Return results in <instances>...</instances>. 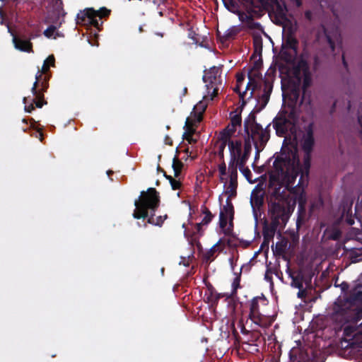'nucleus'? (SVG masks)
Wrapping results in <instances>:
<instances>
[{"label":"nucleus","instance_id":"nucleus-1","mask_svg":"<svg viewBox=\"0 0 362 362\" xmlns=\"http://www.w3.org/2000/svg\"><path fill=\"white\" fill-rule=\"evenodd\" d=\"M295 28H291L286 34L285 40L280 52V57L288 65L287 79H284L282 83L284 100L288 101L289 111L280 112L274 120V127L279 136L294 134L296 132V122L297 120L295 107L299 100L300 85L303 89L310 86L312 82L311 74L307 63L297 59L296 40L292 33Z\"/></svg>","mask_w":362,"mask_h":362},{"label":"nucleus","instance_id":"nucleus-4","mask_svg":"<svg viewBox=\"0 0 362 362\" xmlns=\"http://www.w3.org/2000/svg\"><path fill=\"white\" fill-rule=\"evenodd\" d=\"M302 147L303 151L305 153V156L304 158V164L303 167H300L299 165V160L298 156L296 154V151H291L288 154H282L280 157H278L276 160L285 158L287 160L293 159V156H295L296 159V168L298 169V175L300 174V177L299 179V184L304 185V182H308V171L310 168V153L313 149V146L314 145V138L313 134V130L310 127H309L306 131V133L303 135L302 141Z\"/></svg>","mask_w":362,"mask_h":362},{"label":"nucleus","instance_id":"nucleus-26","mask_svg":"<svg viewBox=\"0 0 362 362\" xmlns=\"http://www.w3.org/2000/svg\"><path fill=\"white\" fill-rule=\"evenodd\" d=\"M241 119L239 117L235 116L231 119V125H228L223 131H227V134H231L235 131V127L240 124Z\"/></svg>","mask_w":362,"mask_h":362},{"label":"nucleus","instance_id":"nucleus-24","mask_svg":"<svg viewBox=\"0 0 362 362\" xmlns=\"http://www.w3.org/2000/svg\"><path fill=\"white\" fill-rule=\"evenodd\" d=\"M228 220L230 219L223 217V214H219L220 228L223 230L224 233H229L231 230L232 223L230 221V223L228 224Z\"/></svg>","mask_w":362,"mask_h":362},{"label":"nucleus","instance_id":"nucleus-23","mask_svg":"<svg viewBox=\"0 0 362 362\" xmlns=\"http://www.w3.org/2000/svg\"><path fill=\"white\" fill-rule=\"evenodd\" d=\"M218 173L220 180L226 185L228 182V180H229V173L224 162L218 165Z\"/></svg>","mask_w":362,"mask_h":362},{"label":"nucleus","instance_id":"nucleus-2","mask_svg":"<svg viewBox=\"0 0 362 362\" xmlns=\"http://www.w3.org/2000/svg\"><path fill=\"white\" fill-rule=\"evenodd\" d=\"M296 159L275 160L269 172V191L271 194L269 214L274 226L284 225L288 219L291 207L298 202L300 209L306 204L304 191L307 182L292 187L298 176Z\"/></svg>","mask_w":362,"mask_h":362},{"label":"nucleus","instance_id":"nucleus-29","mask_svg":"<svg viewBox=\"0 0 362 362\" xmlns=\"http://www.w3.org/2000/svg\"><path fill=\"white\" fill-rule=\"evenodd\" d=\"M351 296L353 300H362V284L353 289Z\"/></svg>","mask_w":362,"mask_h":362},{"label":"nucleus","instance_id":"nucleus-38","mask_svg":"<svg viewBox=\"0 0 362 362\" xmlns=\"http://www.w3.org/2000/svg\"><path fill=\"white\" fill-rule=\"evenodd\" d=\"M356 210L358 212L362 213V200L357 202L356 205Z\"/></svg>","mask_w":362,"mask_h":362},{"label":"nucleus","instance_id":"nucleus-3","mask_svg":"<svg viewBox=\"0 0 362 362\" xmlns=\"http://www.w3.org/2000/svg\"><path fill=\"white\" fill-rule=\"evenodd\" d=\"M159 202L158 194L154 188L150 187L146 192L142 191L139 199L134 202L136 209L133 213V217L139 219L150 215L148 223L156 225V221L153 216L159 205Z\"/></svg>","mask_w":362,"mask_h":362},{"label":"nucleus","instance_id":"nucleus-18","mask_svg":"<svg viewBox=\"0 0 362 362\" xmlns=\"http://www.w3.org/2000/svg\"><path fill=\"white\" fill-rule=\"evenodd\" d=\"M250 203L254 210L255 209H259L263 204V192L262 190L258 189L252 190L250 197Z\"/></svg>","mask_w":362,"mask_h":362},{"label":"nucleus","instance_id":"nucleus-31","mask_svg":"<svg viewBox=\"0 0 362 362\" xmlns=\"http://www.w3.org/2000/svg\"><path fill=\"white\" fill-rule=\"evenodd\" d=\"M54 66V55H49L47 59L45 60L44 64L42 67V73H45L49 69V66Z\"/></svg>","mask_w":362,"mask_h":362},{"label":"nucleus","instance_id":"nucleus-15","mask_svg":"<svg viewBox=\"0 0 362 362\" xmlns=\"http://www.w3.org/2000/svg\"><path fill=\"white\" fill-rule=\"evenodd\" d=\"M339 37V31L334 28L330 30L327 28H323V33L319 35L320 40L323 41L324 39L326 40L332 50H334V43L338 40Z\"/></svg>","mask_w":362,"mask_h":362},{"label":"nucleus","instance_id":"nucleus-39","mask_svg":"<svg viewBox=\"0 0 362 362\" xmlns=\"http://www.w3.org/2000/svg\"><path fill=\"white\" fill-rule=\"evenodd\" d=\"M322 204V202L320 199H319L316 204L315 203H312L311 204V209L312 210H314L315 208L318 207L319 206H320Z\"/></svg>","mask_w":362,"mask_h":362},{"label":"nucleus","instance_id":"nucleus-28","mask_svg":"<svg viewBox=\"0 0 362 362\" xmlns=\"http://www.w3.org/2000/svg\"><path fill=\"white\" fill-rule=\"evenodd\" d=\"M172 167L174 172V176L178 177L182 168V163L177 159V157L173 158Z\"/></svg>","mask_w":362,"mask_h":362},{"label":"nucleus","instance_id":"nucleus-43","mask_svg":"<svg viewBox=\"0 0 362 362\" xmlns=\"http://www.w3.org/2000/svg\"><path fill=\"white\" fill-rule=\"evenodd\" d=\"M358 123L361 126V133L362 134V115H359L358 117Z\"/></svg>","mask_w":362,"mask_h":362},{"label":"nucleus","instance_id":"nucleus-36","mask_svg":"<svg viewBox=\"0 0 362 362\" xmlns=\"http://www.w3.org/2000/svg\"><path fill=\"white\" fill-rule=\"evenodd\" d=\"M55 7L57 10L58 15L61 14V11H62V1L61 0L55 1Z\"/></svg>","mask_w":362,"mask_h":362},{"label":"nucleus","instance_id":"nucleus-47","mask_svg":"<svg viewBox=\"0 0 362 362\" xmlns=\"http://www.w3.org/2000/svg\"><path fill=\"white\" fill-rule=\"evenodd\" d=\"M348 223L350 224V225H352L354 223V221L351 220V218L350 219H348L347 220Z\"/></svg>","mask_w":362,"mask_h":362},{"label":"nucleus","instance_id":"nucleus-37","mask_svg":"<svg viewBox=\"0 0 362 362\" xmlns=\"http://www.w3.org/2000/svg\"><path fill=\"white\" fill-rule=\"evenodd\" d=\"M297 296L300 298H305L306 296V291L305 289H303V288L301 289H299V291L298 292Z\"/></svg>","mask_w":362,"mask_h":362},{"label":"nucleus","instance_id":"nucleus-42","mask_svg":"<svg viewBox=\"0 0 362 362\" xmlns=\"http://www.w3.org/2000/svg\"><path fill=\"white\" fill-rule=\"evenodd\" d=\"M211 220V215L209 214V216H206L204 220H203V222L204 223H208Z\"/></svg>","mask_w":362,"mask_h":362},{"label":"nucleus","instance_id":"nucleus-52","mask_svg":"<svg viewBox=\"0 0 362 362\" xmlns=\"http://www.w3.org/2000/svg\"><path fill=\"white\" fill-rule=\"evenodd\" d=\"M233 286H236V282L234 281L233 284Z\"/></svg>","mask_w":362,"mask_h":362},{"label":"nucleus","instance_id":"nucleus-20","mask_svg":"<svg viewBox=\"0 0 362 362\" xmlns=\"http://www.w3.org/2000/svg\"><path fill=\"white\" fill-rule=\"evenodd\" d=\"M225 245V243L222 239H220L211 249L205 254V258L207 260H211L214 254L216 252L222 251Z\"/></svg>","mask_w":362,"mask_h":362},{"label":"nucleus","instance_id":"nucleus-13","mask_svg":"<svg viewBox=\"0 0 362 362\" xmlns=\"http://www.w3.org/2000/svg\"><path fill=\"white\" fill-rule=\"evenodd\" d=\"M264 303L265 300L262 298H254L250 303V318L256 324L260 325L262 320L263 315L259 311V302Z\"/></svg>","mask_w":362,"mask_h":362},{"label":"nucleus","instance_id":"nucleus-30","mask_svg":"<svg viewBox=\"0 0 362 362\" xmlns=\"http://www.w3.org/2000/svg\"><path fill=\"white\" fill-rule=\"evenodd\" d=\"M303 275L298 274L296 276L292 277L291 286L298 289L303 288Z\"/></svg>","mask_w":362,"mask_h":362},{"label":"nucleus","instance_id":"nucleus-7","mask_svg":"<svg viewBox=\"0 0 362 362\" xmlns=\"http://www.w3.org/2000/svg\"><path fill=\"white\" fill-rule=\"evenodd\" d=\"M269 127V124L264 129L254 118L245 121V128L248 134V139L246 141H249L250 144V139L252 140L257 153L263 150L269 139V133L267 129Z\"/></svg>","mask_w":362,"mask_h":362},{"label":"nucleus","instance_id":"nucleus-16","mask_svg":"<svg viewBox=\"0 0 362 362\" xmlns=\"http://www.w3.org/2000/svg\"><path fill=\"white\" fill-rule=\"evenodd\" d=\"M272 88L269 84L266 83H264V87L262 93L256 99V100L259 106L257 110L258 111L263 109L267 104V103L269 100L270 93L272 92Z\"/></svg>","mask_w":362,"mask_h":362},{"label":"nucleus","instance_id":"nucleus-6","mask_svg":"<svg viewBox=\"0 0 362 362\" xmlns=\"http://www.w3.org/2000/svg\"><path fill=\"white\" fill-rule=\"evenodd\" d=\"M332 318L340 325L349 322L356 324L361 315L351 300L339 298L333 306Z\"/></svg>","mask_w":362,"mask_h":362},{"label":"nucleus","instance_id":"nucleus-12","mask_svg":"<svg viewBox=\"0 0 362 362\" xmlns=\"http://www.w3.org/2000/svg\"><path fill=\"white\" fill-rule=\"evenodd\" d=\"M228 173L229 180H228V182L226 185L224 184V187L225 194L228 195L227 199L230 201V199L236 194L238 171L235 166L231 164L228 165Z\"/></svg>","mask_w":362,"mask_h":362},{"label":"nucleus","instance_id":"nucleus-44","mask_svg":"<svg viewBox=\"0 0 362 362\" xmlns=\"http://www.w3.org/2000/svg\"><path fill=\"white\" fill-rule=\"evenodd\" d=\"M293 4H295L297 6H300L301 4L300 0H291Z\"/></svg>","mask_w":362,"mask_h":362},{"label":"nucleus","instance_id":"nucleus-14","mask_svg":"<svg viewBox=\"0 0 362 362\" xmlns=\"http://www.w3.org/2000/svg\"><path fill=\"white\" fill-rule=\"evenodd\" d=\"M248 27L250 29L253 30V44L255 49H261L262 47V35L264 33L261 25L258 23L250 21L248 22Z\"/></svg>","mask_w":362,"mask_h":362},{"label":"nucleus","instance_id":"nucleus-35","mask_svg":"<svg viewBox=\"0 0 362 362\" xmlns=\"http://www.w3.org/2000/svg\"><path fill=\"white\" fill-rule=\"evenodd\" d=\"M167 215L160 216L157 217L156 219V226H160L164 222V221L167 218Z\"/></svg>","mask_w":362,"mask_h":362},{"label":"nucleus","instance_id":"nucleus-32","mask_svg":"<svg viewBox=\"0 0 362 362\" xmlns=\"http://www.w3.org/2000/svg\"><path fill=\"white\" fill-rule=\"evenodd\" d=\"M44 35L48 38L56 39L57 36H59V33L56 32V27L51 25L44 31Z\"/></svg>","mask_w":362,"mask_h":362},{"label":"nucleus","instance_id":"nucleus-34","mask_svg":"<svg viewBox=\"0 0 362 362\" xmlns=\"http://www.w3.org/2000/svg\"><path fill=\"white\" fill-rule=\"evenodd\" d=\"M166 177L169 180L170 185L173 189H177L180 186V182L178 180L173 179L171 176H166Z\"/></svg>","mask_w":362,"mask_h":362},{"label":"nucleus","instance_id":"nucleus-53","mask_svg":"<svg viewBox=\"0 0 362 362\" xmlns=\"http://www.w3.org/2000/svg\"><path fill=\"white\" fill-rule=\"evenodd\" d=\"M159 15H160V16H162V15H163V13H162L161 11H160V12H159Z\"/></svg>","mask_w":362,"mask_h":362},{"label":"nucleus","instance_id":"nucleus-11","mask_svg":"<svg viewBox=\"0 0 362 362\" xmlns=\"http://www.w3.org/2000/svg\"><path fill=\"white\" fill-rule=\"evenodd\" d=\"M218 74V69L213 67L211 70L206 73L203 77V80L207 84L206 85L208 90V96L211 97V100L217 95L218 88L217 86L216 76Z\"/></svg>","mask_w":362,"mask_h":362},{"label":"nucleus","instance_id":"nucleus-55","mask_svg":"<svg viewBox=\"0 0 362 362\" xmlns=\"http://www.w3.org/2000/svg\"><path fill=\"white\" fill-rule=\"evenodd\" d=\"M200 227V224H197V228H199Z\"/></svg>","mask_w":362,"mask_h":362},{"label":"nucleus","instance_id":"nucleus-8","mask_svg":"<svg viewBox=\"0 0 362 362\" xmlns=\"http://www.w3.org/2000/svg\"><path fill=\"white\" fill-rule=\"evenodd\" d=\"M228 148L230 154V161L229 165H233L237 169L245 165L248 159L251 151V144L245 141L244 149L242 148V142L238 139H231L229 141Z\"/></svg>","mask_w":362,"mask_h":362},{"label":"nucleus","instance_id":"nucleus-49","mask_svg":"<svg viewBox=\"0 0 362 362\" xmlns=\"http://www.w3.org/2000/svg\"><path fill=\"white\" fill-rule=\"evenodd\" d=\"M284 33H286V32H287V27H286V26H284Z\"/></svg>","mask_w":362,"mask_h":362},{"label":"nucleus","instance_id":"nucleus-46","mask_svg":"<svg viewBox=\"0 0 362 362\" xmlns=\"http://www.w3.org/2000/svg\"><path fill=\"white\" fill-rule=\"evenodd\" d=\"M310 14H311V13H310V11L306 12L305 15H306V16H307V18H310Z\"/></svg>","mask_w":362,"mask_h":362},{"label":"nucleus","instance_id":"nucleus-41","mask_svg":"<svg viewBox=\"0 0 362 362\" xmlns=\"http://www.w3.org/2000/svg\"><path fill=\"white\" fill-rule=\"evenodd\" d=\"M165 0H153V2L155 5L160 6L163 4Z\"/></svg>","mask_w":362,"mask_h":362},{"label":"nucleus","instance_id":"nucleus-21","mask_svg":"<svg viewBox=\"0 0 362 362\" xmlns=\"http://www.w3.org/2000/svg\"><path fill=\"white\" fill-rule=\"evenodd\" d=\"M220 214H223V217L228 218L232 221L233 218V206L228 199H226V205L221 209Z\"/></svg>","mask_w":362,"mask_h":362},{"label":"nucleus","instance_id":"nucleus-10","mask_svg":"<svg viewBox=\"0 0 362 362\" xmlns=\"http://www.w3.org/2000/svg\"><path fill=\"white\" fill-rule=\"evenodd\" d=\"M110 13V10L106 8H101L100 9L95 11L93 8H87L83 11H81L78 13L76 17V21L78 24H90L95 27H99V20L96 18L106 16Z\"/></svg>","mask_w":362,"mask_h":362},{"label":"nucleus","instance_id":"nucleus-25","mask_svg":"<svg viewBox=\"0 0 362 362\" xmlns=\"http://www.w3.org/2000/svg\"><path fill=\"white\" fill-rule=\"evenodd\" d=\"M206 105L203 104L202 102H199L197 105H196L194 107V114L196 117V122H199L202 120V112L206 109Z\"/></svg>","mask_w":362,"mask_h":362},{"label":"nucleus","instance_id":"nucleus-22","mask_svg":"<svg viewBox=\"0 0 362 362\" xmlns=\"http://www.w3.org/2000/svg\"><path fill=\"white\" fill-rule=\"evenodd\" d=\"M191 124H192L189 119L187 118L185 122V127H187V129L184 133L183 136L186 140L189 141V143H194L196 142L197 139L192 137V134L194 130L192 128Z\"/></svg>","mask_w":362,"mask_h":362},{"label":"nucleus","instance_id":"nucleus-19","mask_svg":"<svg viewBox=\"0 0 362 362\" xmlns=\"http://www.w3.org/2000/svg\"><path fill=\"white\" fill-rule=\"evenodd\" d=\"M13 42L15 48L23 52H32V44L28 40H23L13 36Z\"/></svg>","mask_w":362,"mask_h":362},{"label":"nucleus","instance_id":"nucleus-56","mask_svg":"<svg viewBox=\"0 0 362 362\" xmlns=\"http://www.w3.org/2000/svg\"><path fill=\"white\" fill-rule=\"evenodd\" d=\"M361 276H362V273H361Z\"/></svg>","mask_w":362,"mask_h":362},{"label":"nucleus","instance_id":"nucleus-9","mask_svg":"<svg viewBox=\"0 0 362 362\" xmlns=\"http://www.w3.org/2000/svg\"><path fill=\"white\" fill-rule=\"evenodd\" d=\"M248 78L249 81L247 83L245 90L241 92L244 81V76L243 74L237 75V85L234 88V90L239 93L240 98L242 101V105H245L247 100L252 98L255 90L259 86V76H256V74H255L254 76H252L251 74H249Z\"/></svg>","mask_w":362,"mask_h":362},{"label":"nucleus","instance_id":"nucleus-51","mask_svg":"<svg viewBox=\"0 0 362 362\" xmlns=\"http://www.w3.org/2000/svg\"><path fill=\"white\" fill-rule=\"evenodd\" d=\"M23 102H24L25 104H26V98H24Z\"/></svg>","mask_w":362,"mask_h":362},{"label":"nucleus","instance_id":"nucleus-48","mask_svg":"<svg viewBox=\"0 0 362 362\" xmlns=\"http://www.w3.org/2000/svg\"><path fill=\"white\" fill-rule=\"evenodd\" d=\"M265 279L267 280V281H270L271 280V278L268 276V275L266 274H265Z\"/></svg>","mask_w":362,"mask_h":362},{"label":"nucleus","instance_id":"nucleus-27","mask_svg":"<svg viewBox=\"0 0 362 362\" xmlns=\"http://www.w3.org/2000/svg\"><path fill=\"white\" fill-rule=\"evenodd\" d=\"M40 77H41V74H40V72H38L37 74L36 75V80H35V81L33 84V86L32 88V90H31L33 94L36 95V97L38 98L39 99H40L41 96L37 93L36 88H37V85ZM35 105L37 107L40 108L42 107L43 103L40 100H38L37 101L35 102Z\"/></svg>","mask_w":362,"mask_h":362},{"label":"nucleus","instance_id":"nucleus-33","mask_svg":"<svg viewBox=\"0 0 362 362\" xmlns=\"http://www.w3.org/2000/svg\"><path fill=\"white\" fill-rule=\"evenodd\" d=\"M240 170L242 172V173L244 175V176L246 177V179L250 182L254 183L255 180L252 179V173L248 168H244V165L240 169Z\"/></svg>","mask_w":362,"mask_h":362},{"label":"nucleus","instance_id":"nucleus-50","mask_svg":"<svg viewBox=\"0 0 362 362\" xmlns=\"http://www.w3.org/2000/svg\"><path fill=\"white\" fill-rule=\"evenodd\" d=\"M158 35L160 36V37H163V35L162 33H157Z\"/></svg>","mask_w":362,"mask_h":362},{"label":"nucleus","instance_id":"nucleus-17","mask_svg":"<svg viewBox=\"0 0 362 362\" xmlns=\"http://www.w3.org/2000/svg\"><path fill=\"white\" fill-rule=\"evenodd\" d=\"M229 141H230V136L227 134V131H223L220 134V136L216 144L218 148V154L221 158H223V151L226 144H229Z\"/></svg>","mask_w":362,"mask_h":362},{"label":"nucleus","instance_id":"nucleus-54","mask_svg":"<svg viewBox=\"0 0 362 362\" xmlns=\"http://www.w3.org/2000/svg\"><path fill=\"white\" fill-rule=\"evenodd\" d=\"M40 137H42V134H40ZM40 140H42V138H40Z\"/></svg>","mask_w":362,"mask_h":362},{"label":"nucleus","instance_id":"nucleus-45","mask_svg":"<svg viewBox=\"0 0 362 362\" xmlns=\"http://www.w3.org/2000/svg\"><path fill=\"white\" fill-rule=\"evenodd\" d=\"M0 23L1 25L4 24V17H3V14H2V12H0Z\"/></svg>","mask_w":362,"mask_h":362},{"label":"nucleus","instance_id":"nucleus-5","mask_svg":"<svg viewBox=\"0 0 362 362\" xmlns=\"http://www.w3.org/2000/svg\"><path fill=\"white\" fill-rule=\"evenodd\" d=\"M248 12L257 13L266 9L271 16H274L277 23H281L286 16L285 3L279 0H242Z\"/></svg>","mask_w":362,"mask_h":362},{"label":"nucleus","instance_id":"nucleus-40","mask_svg":"<svg viewBox=\"0 0 362 362\" xmlns=\"http://www.w3.org/2000/svg\"><path fill=\"white\" fill-rule=\"evenodd\" d=\"M34 110V107L33 104H30L29 105H25V110L28 112H31V111Z\"/></svg>","mask_w":362,"mask_h":362}]
</instances>
